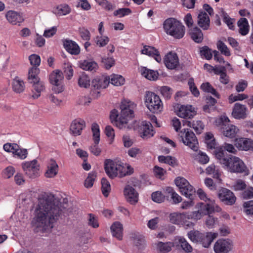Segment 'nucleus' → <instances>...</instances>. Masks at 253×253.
<instances>
[{"label":"nucleus","mask_w":253,"mask_h":253,"mask_svg":"<svg viewBox=\"0 0 253 253\" xmlns=\"http://www.w3.org/2000/svg\"><path fill=\"white\" fill-rule=\"evenodd\" d=\"M60 205L58 199L51 194L39 199L32 220V226L43 232L50 230L61 213Z\"/></svg>","instance_id":"nucleus-1"},{"label":"nucleus","mask_w":253,"mask_h":253,"mask_svg":"<svg viewBox=\"0 0 253 253\" xmlns=\"http://www.w3.org/2000/svg\"><path fill=\"white\" fill-rule=\"evenodd\" d=\"M216 158L219 163L228 171L231 172L244 173L245 175L249 174V170L243 161L239 157L230 155L228 157H224L222 150L215 153Z\"/></svg>","instance_id":"nucleus-2"},{"label":"nucleus","mask_w":253,"mask_h":253,"mask_svg":"<svg viewBox=\"0 0 253 253\" xmlns=\"http://www.w3.org/2000/svg\"><path fill=\"white\" fill-rule=\"evenodd\" d=\"M104 169L107 175L111 179L116 177H123L133 172V169L129 165H123L110 159L105 160Z\"/></svg>","instance_id":"nucleus-3"},{"label":"nucleus","mask_w":253,"mask_h":253,"mask_svg":"<svg viewBox=\"0 0 253 253\" xmlns=\"http://www.w3.org/2000/svg\"><path fill=\"white\" fill-rule=\"evenodd\" d=\"M135 107L136 104L129 100L125 99L122 101L120 105L121 115L118 120L116 121L117 127L120 129L133 127L129 124V122L134 116L133 111Z\"/></svg>","instance_id":"nucleus-4"},{"label":"nucleus","mask_w":253,"mask_h":253,"mask_svg":"<svg viewBox=\"0 0 253 253\" xmlns=\"http://www.w3.org/2000/svg\"><path fill=\"white\" fill-rule=\"evenodd\" d=\"M195 210L188 215V218L194 221H198L204 216L214 212H220V207L215 202L214 200H210V203H198L195 207Z\"/></svg>","instance_id":"nucleus-5"},{"label":"nucleus","mask_w":253,"mask_h":253,"mask_svg":"<svg viewBox=\"0 0 253 253\" xmlns=\"http://www.w3.org/2000/svg\"><path fill=\"white\" fill-rule=\"evenodd\" d=\"M165 32L175 39H180L185 34V27L177 19L170 18L166 19L163 24Z\"/></svg>","instance_id":"nucleus-6"},{"label":"nucleus","mask_w":253,"mask_h":253,"mask_svg":"<svg viewBox=\"0 0 253 253\" xmlns=\"http://www.w3.org/2000/svg\"><path fill=\"white\" fill-rule=\"evenodd\" d=\"M144 102L150 112L159 114L163 111V103L160 97L155 93L146 91L144 97Z\"/></svg>","instance_id":"nucleus-7"},{"label":"nucleus","mask_w":253,"mask_h":253,"mask_svg":"<svg viewBox=\"0 0 253 253\" xmlns=\"http://www.w3.org/2000/svg\"><path fill=\"white\" fill-rule=\"evenodd\" d=\"M49 81L52 85V90L56 94H59L64 91V76L61 71L55 70L49 75Z\"/></svg>","instance_id":"nucleus-8"},{"label":"nucleus","mask_w":253,"mask_h":253,"mask_svg":"<svg viewBox=\"0 0 253 253\" xmlns=\"http://www.w3.org/2000/svg\"><path fill=\"white\" fill-rule=\"evenodd\" d=\"M182 142L193 150L198 148V142L194 133L189 128H183L178 133Z\"/></svg>","instance_id":"nucleus-9"},{"label":"nucleus","mask_w":253,"mask_h":253,"mask_svg":"<svg viewBox=\"0 0 253 253\" xmlns=\"http://www.w3.org/2000/svg\"><path fill=\"white\" fill-rule=\"evenodd\" d=\"M174 112L179 117L185 119H191L196 114L197 111L191 105L177 104L174 107Z\"/></svg>","instance_id":"nucleus-10"},{"label":"nucleus","mask_w":253,"mask_h":253,"mask_svg":"<svg viewBox=\"0 0 253 253\" xmlns=\"http://www.w3.org/2000/svg\"><path fill=\"white\" fill-rule=\"evenodd\" d=\"M174 181L180 193L187 198L192 200L195 190L189 182L185 178L181 177H177Z\"/></svg>","instance_id":"nucleus-11"},{"label":"nucleus","mask_w":253,"mask_h":253,"mask_svg":"<svg viewBox=\"0 0 253 253\" xmlns=\"http://www.w3.org/2000/svg\"><path fill=\"white\" fill-rule=\"evenodd\" d=\"M22 168L25 174L30 178H36L40 174V165L36 160L23 163Z\"/></svg>","instance_id":"nucleus-12"},{"label":"nucleus","mask_w":253,"mask_h":253,"mask_svg":"<svg viewBox=\"0 0 253 253\" xmlns=\"http://www.w3.org/2000/svg\"><path fill=\"white\" fill-rule=\"evenodd\" d=\"M233 246L230 240L220 239L214 243L213 250L215 253H228L232 250Z\"/></svg>","instance_id":"nucleus-13"},{"label":"nucleus","mask_w":253,"mask_h":253,"mask_svg":"<svg viewBox=\"0 0 253 253\" xmlns=\"http://www.w3.org/2000/svg\"><path fill=\"white\" fill-rule=\"evenodd\" d=\"M138 131L140 136L143 139H147L153 136L155 133L153 126L150 122H142L138 127Z\"/></svg>","instance_id":"nucleus-14"},{"label":"nucleus","mask_w":253,"mask_h":253,"mask_svg":"<svg viewBox=\"0 0 253 253\" xmlns=\"http://www.w3.org/2000/svg\"><path fill=\"white\" fill-rule=\"evenodd\" d=\"M235 145L240 150L253 151V140L251 138L240 137L235 140Z\"/></svg>","instance_id":"nucleus-15"},{"label":"nucleus","mask_w":253,"mask_h":253,"mask_svg":"<svg viewBox=\"0 0 253 253\" xmlns=\"http://www.w3.org/2000/svg\"><path fill=\"white\" fill-rule=\"evenodd\" d=\"M218 197L222 202L229 205L234 204L236 199L234 193L226 188L220 190Z\"/></svg>","instance_id":"nucleus-16"},{"label":"nucleus","mask_w":253,"mask_h":253,"mask_svg":"<svg viewBox=\"0 0 253 253\" xmlns=\"http://www.w3.org/2000/svg\"><path fill=\"white\" fill-rule=\"evenodd\" d=\"M124 194L126 201L131 204H134L138 202V193L131 186L127 185L125 186Z\"/></svg>","instance_id":"nucleus-17"},{"label":"nucleus","mask_w":253,"mask_h":253,"mask_svg":"<svg viewBox=\"0 0 253 253\" xmlns=\"http://www.w3.org/2000/svg\"><path fill=\"white\" fill-rule=\"evenodd\" d=\"M164 62L168 69H174L179 65L178 57L175 53L169 52L165 55Z\"/></svg>","instance_id":"nucleus-18"},{"label":"nucleus","mask_w":253,"mask_h":253,"mask_svg":"<svg viewBox=\"0 0 253 253\" xmlns=\"http://www.w3.org/2000/svg\"><path fill=\"white\" fill-rule=\"evenodd\" d=\"M248 108L242 104L236 103L233 108L232 115L236 119H244L247 116Z\"/></svg>","instance_id":"nucleus-19"},{"label":"nucleus","mask_w":253,"mask_h":253,"mask_svg":"<svg viewBox=\"0 0 253 253\" xmlns=\"http://www.w3.org/2000/svg\"><path fill=\"white\" fill-rule=\"evenodd\" d=\"M86 124L85 121L81 119H77L74 120L70 127L71 133L75 136L80 135L82 130L85 127Z\"/></svg>","instance_id":"nucleus-20"},{"label":"nucleus","mask_w":253,"mask_h":253,"mask_svg":"<svg viewBox=\"0 0 253 253\" xmlns=\"http://www.w3.org/2000/svg\"><path fill=\"white\" fill-rule=\"evenodd\" d=\"M110 83V77L102 75L95 78L92 81V86L96 89L106 88Z\"/></svg>","instance_id":"nucleus-21"},{"label":"nucleus","mask_w":253,"mask_h":253,"mask_svg":"<svg viewBox=\"0 0 253 253\" xmlns=\"http://www.w3.org/2000/svg\"><path fill=\"white\" fill-rule=\"evenodd\" d=\"M218 234L217 232H207L203 233L200 244L204 248H209L213 241L217 238Z\"/></svg>","instance_id":"nucleus-22"},{"label":"nucleus","mask_w":253,"mask_h":253,"mask_svg":"<svg viewBox=\"0 0 253 253\" xmlns=\"http://www.w3.org/2000/svg\"><path fill=\"white\" fill-rule=\"evenodd\" d=\"M63 45L66 50L72 55H78L80 53V47L74 41L65 40L63 42Z\"/></svg>","instance_id":"nucleus-23"},{"label":"nucleus","mask_w":253,"mask_h":253,"mask_svg":"<svg viewBox=\"0 0 253 253\" xmlns=\"http://www.w3.org/2000/svg\"><path fill=\"white\" fill-rule=\"evenodd\" d=\"M58 166L56 162L53 159H50L47 165V169L44 175L47 178L55 177L58 172Z\"/></svg>","instance_id":"nucleus-24"},{"label":"nucleus","mask_w":253,"mask_h":253,"mask_svg":"<svg viewBox=\"0 0 253 253\" xmlns=\"http://www.w3.org/2000/svg\"><path fill=\"white\" fill-rule=\"evenodd\" d=\"M141 75L150 81H156L159 77V74L156 70L149 69L145 67H140L139 68Z\"/></svg>","instance_id":"nucleus-25"},{"label":"nucleus","mask_w":253,"mask_h":253,"mask_svg":"<svg viewBox=\"0 0 253 253\" xmlns=\"http://www.w3.org/2000/svg\"><path fill=\"white\" fill-rule=\"evenodd\" d=\"M141 53L153 57L159 63L162 61L159 51L153 46H144L141 50Z\"/></svg>","instance_id":"nucleus-26"},{"label":"nucleus","mask_w":253,"mask_h":253,"mask_svg":"<svg viewBox=\"0 0 253 253\" xmlns=\"http://www.w3.org/2000/svg\"><path fill=\"white\" fill-rule=\"evenodd\" d=\"M5 17L7 21L12 25H16L22 23L24 19L22 15L14 11L9 10L5 14Z\"/></svg>","instance_id":"nucleus-27"},{"label":"nucleus","mask_w":253,"mask_h":253,"mask_svg":"<svg viewBox=\"0 0 253 253\" xmlns=\"http://www.w3.org/2000/svg\"><path fill=\"white\" fill-rule=\"evenodd\" d=\"M112 236L119 240H122L123 237V226L122 223L116 221L111 226Z\"/></svg>","instance_id":"nucleus-28"},{"label":"nucleus","mask_w":253,"mask_h":253,"mask_svg":"<svg viewBox=\"0 0 253 253\" xmlns=\"http://www.w3.org/2000/svg\"><path fill=\"white\" fill-rule=\"evenodd\" d=\"M197 23L203 30H208L210 24V20L208 14L204 11L200 12L198 16Z\"/></svg>","instance_id":"nucleus-29"},{"label":"nucleus","mask_w":253,"mask_h":253,"mask_svg":"<svg viewBox=\"0 0 253 253\" xmlns=\"http://www.w3.org/2000/svg\"><path fill=\"white\" fill-rule=\"evenodd\" d=\"M239 131V129L233 125H228L225 127H222V133L223 135L229 138H235Z\"/></svg>","instance_id":"nucleus-30"},{"label":"nucleus","mask_w":253,"mask_h":253,"mask_svg":"<svg viewBox=\"0 0 253 253\" xmlns=\"http://www.w3.org/2000/svg\"><path fill=\"white\" fill-rule=\"evenodd\" d=\"M183 126H187L189 127L193 128L197 133H201L204 128V125L200 121H193L191 122L187 120H182Z\"/></svg>","instance_id":"nucleus-31"},{"label":"nucleus","mask_w":253,"mask_h":253,"mask_svg":"<svg viewBox=\"0 0 253 253\" xmlns=\"http://www.w3.org/2000/svg\"><path fill=\"white\" fill-rule=\"evenodd\" d=\"M79 67L83 70L91 72H96L98 68V66L95 62L86 60L79 62Z\"/></svg>","instance_id":"nucleus-32"},{"label":"nucleus","mask_w":253,"mask_h":253,"mask_svg":"<svg viewBox=\"0 0 253 253\" xmlns=\"http://www.w3.org/2000/svg\"><path fill=\"white\" fill-rule=\"evenodd\" d=\"M32 87L31 96L33 99L38 98L45 88L43 83L41 81L33 83Z\"/></svg>","instance_id":"nucleus-33"},{"label":"nucleus","mask_w":253,"mask_h":253,"mask_svg":"<svg viewBox=\"0 0 253 253\" xmlns=\"http://www.w3.org/2000/svg\"><path fill=\"white\" fill-rule=\"evenodd\" d=\"M71 12L70 6L67 4H61L53 8V12L57 16H61L69 14Z\"/></svg>","instance_id":"nucleus-34"},{"label":"nucleus","mask_w":253,"mask_h":253,"mask_svg":"<svg viewBox=\"0 0 253 253\" xmlns=\"http://www.w3.org/2000/svg\"><path fill=\"white\" fill-rule=\"evenodd\" d=\"M157 251L161 253H166L171 250L172 247L174 246V241L173 242L163 243L159 242L155 244Z\"/></svg>","instance_id":"nucleus-35"},{"label":"nucleus","mask_w":253,"mask_h":253,"mask_svg":"<svg viewBox=\"0 0 253 253\" xmlns=\"http://www.w3.org/2000/svg\"><path fill=\"white\" fill-rule=\"evenodd\" d=\"M238 26L239 27V32L243 36H245L249 33L250 26L248 21L245 18H241L238 21Z\"/></svg>","instance_id":"nucleus-36"},{"label":"nucleus","mask_w":253,"mask_h":253,"mask_svg":"<svg viewBox=\"0 0 253 253\" xmlns=\"http://www.w3.org/2000/svg\"><path fill=\"white\" fill-rule=\"evenodd\" d=\"M189 34L191 39L196 42H201L203 40V35L202 31L197 27L190 29Z\"/></svg>","instance_id":"nucleus-37"},{"label":"nucleus","mask_w":253,"mask_h":253,"mask_svg":"<svg viewBox=\"0 0 253 253\" xmlns=\"http://www.w3.org/2000/svg\"><path fill=\"white\" fill-rule=\"evenodd\" d=\"M179 243L182 249L187 253H190L192 251V247L187 242L185 238L182 237L178 236L174 239V244Z\"/></svg>","instance_id":"nucleus-38"},{"label":"nucleus","mask_w":253,"mask_h":253,"mask_svg":"<svg viewBox=\"0 0 253 253\" xmlns=\"http://www.w3.org/2000/svg\"><path fill=\"white\" fill-rule=\"evenodd\" d=\"M12 85L13 91L16 93H21L25 89L24 82L18 77H16L13 79Z\"/></svg>","instance_id":"nucleus-39"},{"label":"nucleus","mask_w":253,"mask_h":253,"mask_svg":"<svg viewBox=\"0 0 253 253\" xmlns=\"http://www.w3.org/2000/svg\"><path fill=\"white\" fill-rule=\"evenodd\" d=\"M92 137L94 143H99L100 140V130L99 125L93 123L91 126Z\"/></svg>","instance_id":"nucleus-40"},{"label":"nucleus","mask_w":253,"mask_h":253,"mask_svg":"<svg viewBox=\"0 0 253 253\" xmlns=\"http://www.w3.org/2000/svg\"><path fill=\"white\" fill-rule=\"evenodd\" d=\"M39 72V69L37 67H31L29 69L28 79L31 83L40 81L38 76Z\"/></svg>","instance_id":"nucleus-41"},{"label":"nucleus","mask_w":253,"mask_h":253,"mask_svg":"<svg viewBox=\"0 0 253 253\" xmlns=\"http://www.w3.org/2000/svg\"><path fill=\"white\" fill-rule=\"evenodd\" d=\"M193 158L199 163L205 165L210 161V158L204 152L199 151L197 153L193 155Z\"/></svg>","instance_id":"nucleus-42"},{"label":"nucleus","mask_w":253,"mask_h":253,"mask_svg":"<svg viewBox=\"0 0 253 253\" xmlns=\"http://www.w3.org/2000/svg\"><path fill=\"white\" fill-rule=\"evenodd\" d=\"M110 77V83L115 86H121L125 84L124 78L120 75L112 74Z\"/></svg>","instance_id":"nucleus-43"},{"label":"nucleus","mask_w":253,"mask_h":253,"mask_svg":"<svg viewBox=\"0 0 253 253\" xmlns=\"http://www.w3.org/2000/svg\"><path fill=\"white\" fill-rule=\"evenodd\" d=\"M206 173L208 175H212L214 178L219 179L220 176V172L218 168H217L214 164L209 165L206 169Z\"/></svg>","instance_id":"nucleus-44"},{"label":"nucleus","mask_w":253,"mask_h":253,"mask_svg":"<svg viewBox=\"0 0 253 253\" xmlns=\"http://www.w3.org/2000/svg\"><path fill=\"white\" fill-rule=\"evenodd\" d=\"M184 213L174 212L170 215V221L173 224L180 225L182 220L185 218Z\"/></svg>","instance_id":"nucleus-45"},{"label":"nucleus","mask_w":253,"mask_h":253,"mask_svg":"<svg viewBox=\"0 0 253 253\" xmlns=\"http://www.w3.org/2000/svg\"><path fill=\"white\" fill-rule=\"evenodd\" d=\"M78 84L81 87L88 88L90 85L89 77L85 74H82L78 79Z\"/></svg>","instance_id":"nucleus-46"},{"label":"nucleus","mask_w":253,"mask_h":253,"mask_svg":"<svg viewBox=\"0 0 253 253\" xmlns=\"http://www.w3.org/2000/svg\"><path fill=\"white\" fill-rule=\"evenodd\" d=\"M205 140L208 148L212 149L215 148L216 142L212 133L207 132L205 134Z\"/></svg>","instance_id":"nucleus-47"},{"label":"nucleus","mask_w":253,"mask_h":253,"mask_svg":"<svg viewBox=\"0 0 253 253\" xmlns=\"http://www.w3.org/2000/svg\"><path fill=\"white\" fill-rule=\"evenodd\" d=\"M201 89L204 92L211 93L215 97H219V94L209 83H203L201 85Z\"/></svg>","instance_id":"nucleus-48"},{"label":"nucleus","mask_w":253,"mask_h":253,"mask_svg":"<svg viewBox=\"0 0 253 253\" xmlns=\"http://www.w3.org/2000/svg\"><path fill=\"white\" fill-rule=\"evenodd\" d=\"M221 16L223 18L224 22L227 24L229 28L233 30L235 28V19L231 18L229 15L222 10L221 11Z\"/></svg>","instance_id":"nucleus-49"},{"label":"nucleus","mask_w":253,"mask_h":253,"mask_svg":"<svg viewBox=\"0 0 253 253\" xmlns=\"http://www.w3.org/2000/svg\"><path fill=\"white\" fill-rule=\"evenodd\" d=\"M203 233L198 230H193L188 233L189 239L193 242L199 243L202 237Z\"/></svg>","instance_id":"nucleus-50"},{"label":"nucleus","mask_w":253,"mask_h":253,"mask_svg":"<svg viewBox=\"0 0 253 253\" xmlns=\"http://www.w3.org/2000/svg\"><path fill=\"white\" fill-rule=\"evenodd\" d=\"M96 177V173L92 171L88 173V175L84 182V186L87 188L92 187Z\"/></svg>","instance_id":"nucleus-51"},{"label":"nucleus","mask_w":253,"mask_h":253,"mask_svg":"<svg viewBox=\"0 0 253 253\" xmlns=\"http://www.w3.org/2000/svg\"><path fill=\"white\" fill-rule=\"evenodd\" d=\"M101 190L103 195L107 197L111 190V186L107 179L103 178L101 180Z\"/></svg>","instance_id":"nucleus-52"},{"label":"nucleus","mask_w":253,"mask_h":253,"mask_svg":"<svg viewBox=\"0 0 253 253\" xmlns=\"http://www.w3.org/2000/svg\"><path fill=\"white\" fill-rule=\"evenodd\" d=\"M15 172V168L11 166H9L2 170L1 175L4 178L8 179L12 177Z\"/></svg>","instance_id":"nucleus-53"},{"label":"nucleus","mask_w":253,"mask_h":253,"mask_svg":"<svg viewBox=\"0 0 253 253\" xmlns=\"http://www.w3.org/2000/svg\"><path fill=\"white\" fill-rule=\"evenodd\" d=\"M28 155L27 150L24 148H21L19 145L15 152L13 157L17 158L21 160H24L26 159Z\"/></svg>","instance_id":"nucleus-54"},{"label":"nucleus","mask_w":253,"mask_h":253,"mask_svg":"<svg viewBox=\"0 0 253 253\" xmlns=\"http://www.w3.org/2000/svg\"><path fill=\"white\" fill-rule=\"evenodd\" d=\"M243 212L248 215H253V200L245 202L243 205Z\"/></svg>","instance_id":"nucleus-55"},{"label":"nucleus","mask_w":253,"mask_h":253,"mask_svg":"<svg viewBox=\"0 0 253 253\" xmlns=\"http://www.w3.org/2000/svg\"><path fill=\"white\" fill-rule=\"evenodd\" d=\"M166 192L170 194L171 198L174 204H178L182 201L181 197L174 192L171 187H167L166 188Z\"/></svg>","instance_id":"nucleus-56"},{"label":"nucleus","mask_w":253,"mask_h":253,"mask_svg":"<svg viewBox=\"0 0 253 253\" xmlns=\"http://www.w3.org/2000/svg\"><path fill=\"white\" fill-rule=\"evenodd\" d=\"M229 122L230 120L227 117L222 115L215 120L214 124L217 126L219 127L222 130V127H225L227 126L226 124Z\"/></svg>","instance_id":"nucleus-57"},{"label":"nucleus","mask_w":253,"mask_h":253,"mask_svg":"<svg viewBox=\"0 0 253 253\" xmlns=\"http://www.w3.org/2000/svg\"><path fill=\"white\" fill-rule=\"evenodd\" d=\"M109 42V38L105 36H98L95 38V42L99 47L106 45Z\"/></svg>","instance_id":"nucleus-58"},{"label":"nucleus","mask_w":253,"mask_h":253,"mask_svg":"<svg viewBox=\"0 0 253 253\" xmlns=\"http://www.w3.org/2000/svg\"><path fill=\"white\" fill-rule=\"evenodd\" d=\"M209 216L206 218L205 221V224L209 229L213 228L215 227V225L218 222V219L217 218L213 217L212 215L208 214Z\"/></svg>","instance_id":"nucleus-59"},{"label":"nucleus","mask_w":253,"mask_h":253,"mask_svg":"<svg viewBox=\"0 0 253 253\" xmlns=\"http://www.w3.org/2000/svg\"><path fill=\"white\" fill-rule=\"evenodd\" d=\"M216 44L218 49L222 54L226 56H229L231 55L229 49L223 42L221 41H219L217 42Z\"/></svg>","instance_id":"nucleus-60"},{"label":"nucleus","mask_w":253,"mask_h":253,"mask_svg":"<svg viewBox=\"0 0 253 253\" xmlns=\"http://www.w3.org/2000/svg\"><path fill=\"white\" fill-rule=\"evenodd\" d=\"M223 150L233 154H236L237 152V150L232 144L225 143L221 147L215 150V154L220 150L223 151ZM223 152L224 153V152Z\"/></svg>","instance_id":"nucleus-61"},{"label":"nucleus","mask_w":253,"mask_h":253,"mask_svg":"<svg viewBox=\"0 0 253 253\" xmlns=\"http://www.w3.org/2000/svg\"><path fill=\"white\" fill-rule=\"evenodd\" d=\"M248 98V96L245 94H238L237 95L232 94L229 96L228 100L230 103H232L236 101H242Z\"/></svg>","instance_id":"nucleus-62"},{"label":"nucleus","mask_w":253,"mask_h":253,"mask_svg":"<svg viewBox=\"0 0 253 253\" xmlns=\"http://www.w3.org/2000/svg\"><path fill=\"white\" fill-rule=\"evenodd\" d=\"M47 98L48 101L54 105L60 106L63 104V101L61 99L58 98L52 93L47 95Z\"/></svg>","instance_id":"nucleus-63"},{"label":"nucleus","mask_w":253,"mask_h":253,"mask_svg":"<svg viewBox=\"0 0 253 253\" xmlns=\"http://www.w3.org/2000/svg\"><path fill=\"white\" fill-rule=\"evenodd\" d=\"M131 13V10L128 8H119L114 12V15L118 17H123L128 15Z\"/></svg>","instance_id":"nucleus-64"}]
</instances>
